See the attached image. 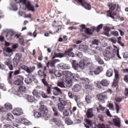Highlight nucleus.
Returning <instances> with one entry per match:
<instances>
[{
    "label": "nucleus",
    "instance_id": "57",
    "mask_svg": "<svg viewBox=\"0 0 128 128\" xmlns=\"http://www.w3.org/2000/svg\"><path fill=\"white\" fill-rule=\"evenodd\" d=\"M70 112V110H65L63 112V116H70V112Z\"/></svg>",
    "mask_w": 128,
    "mask_h": 128
},
{
    "label": "nucleus",
    "instance_id": "49",
    "mask_svg": "<svg viewBox=\"0 0 128 128\" xmlns=\"http://www.w3.org/2000/svg\"><path fill=\"white\" fill-rule=\"evenodd\" d=\"M42 81L45 86H48V81H46V78H42Z\"/></svg>",
    "mask_w": 128,
    "mask_h": 128
},
{
    "label": "nucleus",
    "instance_id": "62",
    "mask_svg": "<svg viewBox=\"0 0 128 128\" xmlns=\"http://www.w3.org/2000/svg\"><path fill=\"white\" fill-rule=\"evenodd\" d=\"M124 94L125 96H126L125 98H126L128 96V88H125L124 91Z\"/></svg>",
    "mask_w": 128,
    "mask_h": 128
},
{
    "label": "nucleus",
    "instance_id": "8",
    "mask_svg": "<svg viewBox=\"0 0 128 128\" xmlns=\"http://www.w3.org/2000/svg\"><path fill=\"white\" fill-rule=\"evenodd\" d=\"M68 104V102L64 100L60 101V103L58 104V110L61 112H62L64 110V106Z\"/></svg>",
    "mask_w": 128,
    "mask_h": 128
},
{
    "label": "nucleus",
    "instance_id": "36",
    "mask_svg": "<svg viewBox=\"0 0 128 128\" xmlns=\"http://www.w3.org/2000/svg\"><path fill=\"white\" fill-rule=\"evenodd\" d=\"M4 108L6 110H10L12 108V105L10 103H6L4 104Z\"/></svg>",
    "mask_w": 128,
    "mask_h": 128
},
{
    "label": "nucleus",
    "instance_id": "25",
    "mask_svg": "<svg viewBox=\"0 0 128 128\" xmlns=\"http://www.w3.org/2000/svg\"><path fill=\"white\" fill-rule=\"evenodd\" d=\"M113 46L114 48V52L116 54L118 58H120V60H122V58L120 56V49L118 48V46H116V45H113Z\"/></svg>",
    "mask_w": 128,
    "mask_h": 128
},
{
    "label": "nucleus",
    "instance_id": "6",
    "mask_svg": "<svg viewBox=\"0 0 128 128\" xmlns=\"http://www.w3.org/2000/svg\"><path fill=\"white\" fill-rule=\"evenodd\" d=\"M80 28H81L80 29V32H84L88 36H92V29L86 28L85 24H82L80 25Z\"/></svg>",
    "mask_w": 128,
    "mask_h": 128
},
{
    "label": "nucleus",
    "instance_id": "9",
    "mask_svg": "<svg viewBox=\"0 0 128 128\" xmlns=\"http://www.w3.org/2000/svg\"><path fill=\"white\" fill-rule=\"evenodd\" d=\"M97 98L100 102H104V100H108V94L106 92H102L97 94Z\"/></svg>",
    "mask_w": 128,
    "mask_h": 128
},
{
    "label": "nucleus",
    "instance_id": "7",
    "mask_svg": "<svg viewBox=\"0 0 128 128\" xmlns=\"http://www.w3.org/2000/svg\"><path fill=\"white\" fill-rule=\"evenodd\" d=\"M20 68L21 70H25V72H26L28 74H32L34 70L36 69V67L34 66H33L32 67H28V66L26 65H22L20 66Z\"/></svg>",
    "mask_w": 128,
    "mask_h": 128
},
{
    "label": "nucleus",
    "instance_id": "24",
    "mask_svg": "<svg viewBox=\"0 0 128 128\" xmlns=\"http://www.w3.org/2000/svg\"><path fill=\"white\" fill-rule=\"evenodd\" d=\"M80 88H82L78 84H76L72 88V90L74 92H78L80 90Z\"/></svg>",
    "mask_w": 128,
    "mask_h": 128
},
{
    "label": "nucleus",
    "instance_id": "61",
    "mask_svg": "<svg viewBox=\"0 0 128 128\" xmlns=\"http://www.w3.org/2000/svg\"><path fill=\"white\" fill-rule=\"evenodd\" d=\"M98 40L94 39L92 41V44H96V46H98Z\"/></svg>",
    "mask_w": 128,
    "mask_h": 128
},
{
    "label": "nucleus",
    "instance_id": "31",
    "mask_svg": "<svg viewBox=\"0 0 128 128\" xmlns=\"http://www.w3.org/2000/svg\"><path fill=\"white\" fill-rule=\"evenodd\" d=\"M26 98L28 102H34L36 100V98L32 95H26Z\"/></svg>",
    "mask_w": 128,
    "mask_h": 128
},
{
    "label": "nucleus",
    "instance_id": "4",
    "mask_svg": "<svg viewBox=\"0 0 128 128\" xmlns=\"http://www.w3.org/2000/svg\"><path fill=\"white\" fill-rule=\"evenodd\" d=\"M95 84L96 87L98 88H102V86H108L110 81L106 80V79H103L100 82L97 81L95 82Z\"/></svg>",
    "mask_w": 128,
    "mask_h": 128
},
{
    "label": "nucleus",
    "instance_id": "3",
    "mask_svg": "<svg viewBox=\"0 0 128 128\" xmlns=\"http://www.w3.org/2000/svg\"><path fill=\"white\" fill-rule=\"evenodd\" d=\"M79 68L81 70H84L86 66H92V62H90V59L88 58H84L83 61H80L79 62Z\"/></svg>",
    "mask_w": 128,
    "mask_h": 128
},
{
    "label": "nucleus",
    "instance_id": "60",
    "mask_svg": "<svg viewBox=\"0 0 128 128\" xmlns=\"http://www.w3.org/2000/svg\"><path fill=\"white\" fill-rule=\"evenodd\" d=\"M110 42H113V44H116V42H118L116 39L114 38H110Z\"/></svg>",
    "mask_w": 128,
    "mask_h": 128
},
{
    "label": "nucleus",
    "instance_id": "2",
    "mask_svg": "<svg viewBox=\"0 0 128 128\" xmlns=\"http://www.w3.org/2000/svg\"><path fill=\"white\" fill-rule=\"evenodd\" d=\"M20 61L18 60H16V59L13 58L12 60V61L8 60L4 62V64L10 70H14V68H17L18 64Z\"/></svg>",
    "mask_w": 128,
    "mask_h": 128
},
{
    "label": "nucleus",
    "instance_id": "1",
    "mask_svg": "<svg viewBox=\"0 0 128 128\" xmlns=\"http://www.w3.org/2000/svg\"><path fill=\"white\" fill-rule=\"evenodd\" d=\"M110 10L107 11V16H110L113 20H114V16H116V12H114V10L116 12H118L120 8V6L118 4L116 5V4L114 3H112L110 5H109Z\"/></svg>",
    "mask_w": 128,
    "mask_h": 128
},
{
    "label": "nucleus",
    "instance_id": "48",
    "mask_svg": "<svg viewBox=\"0 0 128 128\" xmlns=\"http://www.w3.org/2000/svg\"><path fill=\"white\" fill-rule=\"evenodd\" d=\"M64 80L67 84H70V86L72 85V79H70V78H65V79H64Z\"/></svg>",
    "mask_w": 128,
    "mask_h": 128
},
{
    "label": "nucleus",
    "instance_id": "19",
    "mask_svg": "<svg viewBox=\"0 0 128 128\" xmlns=\"http://www.w3.org/2000/svg\"><path fill=\"white\" fill-rule=\"evenodd\" d=\"M13 114L14 116H20V114H22V110L20 108H16L14 110Z\"/></svg>",
    "mask_w": 128,
    "mask_h": 128
},
{
    "label": "nucleus",
    "instance_id": "64",
    "mask_svg": "<svg viewBox=\"0 0 128 128\" xmlns=\"http://www.w3.org/2000/svg\"><path fill=\"white\" fill-rule=\"evenodd\" d=\"M24 38H22V36H21L19 38V42H20L21 44H24Z\"/></svg>",
    "mask_w": 128,
    "mask_h": 128
},
{
    "label": "nucleus",
    "instance_id": "63",
    "mask_svg": "<svg viewBox=\"0 0 128 128\" xmlns=\"http://www.w3.org/2000/svg\"><path fill=\"white\" fill-rule=\"evenodd\" d=\"M58 86L60 88H64V82H58Z\"/></svg>",
    "mask_w": 128,
    "mask_h": 128
},
{
    "label": "nucleus",
    "instance_id": "30",
    "mask_svg": "<svg viewBox=\"0 0 128 128\" xmlns=\"http://www.w3.org/2000/svg\"><path fill=\"white\" fill-rule=\"evenodd\" d=\"M51 122H54L55 124H56L58 126H60L62 125V121L60 120H58L56 118H53L51 119Z\"/></svg>",
    "mask_w": 128,
    "mask_h": 128
},
{
    "label": "nucleus",
    "instance_id": "39",
    "mask_svg": "<svg viewBox=\"0 0 128 128\" xmlns=\"http://www.w3.org/2000/svg\"><path fill=\"white\" fill-rule=\"evenodd\" d=\"M113 74L114 70H112V68H110L106 71V76H108V78H110V76H112Z\"/></svg>",
    "mask_w": 128,
    "mask_h": 128
},
{
    "label": "nucleus",
    "instance_id": "27",
    "mask_svg": "<svg viewBox=\"0 0 128 128\" xmlns=\"http://www.w3.org/2000/svg\"><path fill=\"white\" fill-rule=\"evenodd\" d=\"M12 74H14V72L10 71L8 74L7 80L8 82V83L12 84Z\"/></svg>",
    "mask_w": 128,
    "mask_h": 128
},
{
    "label": "nucleus",
    "instance_id": "33",
    "mask_svg": "<svg viewBox=\"0 0 128 128\" xmlns=\"http://www.w3.org/2000/svg\"><path fill=\"white\" fill-rule=\"evenodd\" d=\"M38 76H39L40 78H46V72H44L40 70L38 71Z\"/></svg>",
    "mask_w": 128,
    "mask_h": 128
},
{
    "label": "nucleus",
    "instance_id": "10",
    "mask_svg": "<svg viewBox=\"0 0 128 128\" xmlns=\"http://www.w3.org/2000/svg\"><path fill=\"white\" fill-rule=\"evenodd\" d=\"M39 110L40 111V112L42 114L44 118H48V109L46 108L44 106L41 104Z\"/></svg>",
    "mask_w": 128,
    "mask_h": 128
},
{
    "label": "nucleus",
    "instance_id": "15",
    "mask_svg": "<svg viewBox=\"0 0 128 128\" xmlns=\"http://www.w3.org/2000/svg\"><path fill=\"white\" fill-rule=\"evenodd\" d=\"M26 90V87L22 85H20L18 88V96H22V92H24Z\"/></svg>",
    "mask_w": 128,
    "mask_h": 128
},
{
    "label": "nucleus",
    "instance_id": "59",
    "mask_svg": "<svg viewBox=\"0 0 128 128\" xmlns=\"http://www.w3.org/2000/svg\"><path fill=\"white\" fill-rule=\"evenodd\" d=\"M112 34L114 36H118V31L114 30L111 32Z\"/></svg>",
    "mask_w": 128,
    "mask_h": 128
},
{
    "label": "nucleus",
    "instance_id": "47",
    "mask_svg": "<svg viewBox=\"0 0 128 128\" xmlns=\"http://www.w3.org/2000/svg\"><path fill=\"white\" fill-rule=\"evenodd\" d=\"M32 82V79L30 77L25 79V82L26 84H31Z\"/></svg>",
    "mask_w": 128,
    "mask_h": 128
},
{
    "label": "nucleus",
    "instance_id": "54",
    "mask_svg": "<svg viewBox=\"0 0 128 128\" xmlns=\"http://www.w3.org/2000/svg\"><path fill=\"white\" fill-rule=\"evenodd\" d=\"M122 98H124L122 97H120V96H117L115 98V100L117 102H120L122 100Z\"/></svg>",
    "mask_w": 128,
    "mask_h": 128
},
{
    "label": "nucleus",
    "instance_id": "12",
    "mask_svg": "<svg viewBox=\"0 0 128 128\" xmlns=\"http://www.w3.org/2000/svg\"><path fill=\"white\" fill-rule=\"evenodd\" d=\"M52 60L51 62H48L46 63V66L47 68H50V66L51 68H55L56 64L60 62V60L58 59H52Z\"/></svg>",
    "mask_w": 128,
    "mask_h": 128
},
{
    "label": "nucleus",
    "instance_id": "23",
    "mask_svg": "<svg viewBox=\"0 0 128 128\" xmlns=\"http://www.w3.org/2000/svg\"><path fill=\"white\" fill-rule=\"evenodd\" d=\"M79 50H81L82 52H86L88 50V45H84L82 44H80L78 47Z\"/></svg>",
    "mask_w": 128,
    "mask_h": 128
},
{
    "label": "nucleus",
    "instance_id": "29",
    "mask_svg": "<svg viewBox=\"0 0 128 128\" xmlns=\"http://www.w3.org/2000/svg\"><path fill=\"white\" fill-rule=\"evenodd\" d=\"M83 0H82V2H80V5L83 6V8H84L86 10H90V5L86 2H82Z\"/></svg>",
    "mask_w": 128,
    "mask_h": 128
},
{
    "label": "nucleus",
    "instance_id": "40",
    "mask_svg": "<svg viewBox=\"0 0 128 128\" xmlns=\"http://www.w3.org/2000/svg\"><path fill=\"white\" fill-rule=\"evenodd\" d=\"M59 66L61 70H68L70 69V66L66 64H59Z\"/></svg>",
    "mask_w": 128,
    "mask_h": 128
},
{
    "label": "nucleus",
    "instance_id": "53",
    "mask_svg": "<svg viewBox=\"0 0 128 128\" xmlns=\"http://www.w3.org/2000/svg\"><path fill=\"white\" fill-rule=\"evenodd\" d=\"M85 100L87 104H90L91 102L90 100H92V97L90 96H86Z\"/></svg>",
    "mask_w": 128,
    "mask_h": 128
},
{
    "label": "nucleus",
    "instance_id": "18",
    "mask_svg": "<svg viewBox=\"0 0 128 128\" xmlns=\"http://www.w3.org/2000/svg\"><path fill=\"white\" fill-rule=\"evenodd\" d=\"M112 122L116 126H117L118 128H120V119L118 117L113 118Z\"/></svg>",
    "mask_w": 128,
    "mask_h": 128
},
{
    "label": "nucleus",
    "instance_id": "20",
    "mask_svg": "<svg viewBox=\"0 0 128 128\" xmlns=\"http://www.w3.org/2000/svg\"><path fill=\"white\" fill-rule=\"evenodd\" d=\"M86 124H87L89 126H91L92 128H96V122H92V121L90 120H86Z\"/></svg>",
    "mask_w": 128,
    "mask_h": 128
},
{
    "label": "nucleus",
    "instance_id": "56",
    "mask_svg": "<svg viewBox=\"0 0 128 128\" xmlns=\"http://www.w3.org/2000/svg\"><path fill=\"white\" fill-rule=\"evenodd\" d=\"M84 88L86 90H92V86L90 84H86Z\"/></svg>",
    "mask_w": 128,
    "mask_h": 128
},
{
    "label": "nucleus",
    "instance_id": "16",
    "mask_svg": "<svg viewBox=\"0 0 128 128\" xmlns=\"http://www.w3.org/2000/svg\"><path fill=\"white\" fill-rule=\"evenodd\" d=\"M53 90H54L53 92V94L54 96H59V94H62V90L58 88V86L54 87Z\"/></svg>",
    "mask_w": 128,
    "mask_h": 128
},
{
    "label": "nucleus",
    "instance_id": "5",
    "mask_svg": "<svg viewBox=\"0 0 128 128\" xmlns=\"http://www.w3.org/2000/svg\"><path fill=\"white\" fill-rule=\"evenodd\" d=\"M24 76H15L13 84L15 86H22L24 84Z\"/></svg>",
    "mask_w": 128,
    "mask_h": 128
},
{
    "label": "nucleus",
    "instance_id": "45",
    "mask_svg": "<svg viewBox=\"0 0 128 128\" xmlns=\"http://www.w3.org/2000/svg\"><path fill=\"white\" fill-rule=\"evenodd\" d=\"M66 124H68V126H70V124H72V121L70 120V118H66L65 120Z\"/></svg>",
    "mask_w": 128,
    "mask_h": 128
},
{
    "label": "nucleus",
    "instance_id": "17",
    "mask_svg": "<svg viewBox=\"0 0 128 128\" xmlns=\"http://www.w3.org/2000/svg\"><path fill=\"white\" fill-rule=\"evenodd\" d=\"M62 76H63V80H64V79L70 78L72 72L68 71H63L62 72Z\"/></svg>",
    "mask_w": 128,
    "mask_h": 128
},
{
    "label": "nucleus",
    "instance_id": "46",
    "mask_svg": "<svg viewBox=\"0 0 128 128\" xmlns=\"http://www.w3.org/2000/svg\"><path fill=\"white\" fill-rule=\"evenodd\" d=\"M102 26H104V24H100L98 25L96 28L95 29L96 32H100V30L102 28Z\"/></svg>",
    "mask_w": 128,
    "mask_h": 128
},
{
    "label": "nucleus",
    "instance_id": "13",
    "mask_svg": "<svg viewBox=\"0 0 128 128\" xmlns=\"http://www.w3.org/2000/svg\"><path fill=\"white\" fill-rule=\"evenodd\" d=\"M100 72H102V68L98 67L94 70V69L90 70L89 72V74H90L91 76L94 74H98Z\"/></svg>",
    "mask_w": 128,
    "mask_h": 128
},
{
    "label": "nucleus",
    "instance_id": "42",
    "mask_svg": "<svg viewBox=\"0 0 128 128\" xmlns=\"http://www.w3.org/2000/svg\"><path fill=\"white\" fill-rule=\"evenodd\" d=\"M6 116V120H10L11 122V120H12L14 118V115H12V114L8 113Z\"/></svg>",
    "mask_w": 128,
    "mask_h": 128
},
{
    "label": "nucleus",
    "instance_id": "55",
    "mask_svg": "<svg viewBox=\"0 0 128 128\" xmlns=\"http://www.w3.org/2000/svg\"><path fill=\"white\" fill-rule=\"evenodd\" d=\"M115 108L116 110V113L118 114V112H120V104L115 103Z\"/></svg>",
    "mask_w": 128,
    "mask_h": 128
},
{
    "label": "nucleus",
    "instance_id": "34",
    "mask_svg": "<svg viewBox=\"0 0 128 128\" xmlns=\"http://www.w3.org/2000/svg\"><path fill=\"white\" fill-rule=\"evenodd\" d=\"M64 54L62 53H56L54 52V56L52 57V60H54L56 58H64Z\"/></svg>",
    "mask_w": 128,
    "mask_h": 128
},
{
    "label": "nucleus",
    "instance_id": "26",
    "mask_svg": "<svg viewBox=\"0 0 128 128\" xmlns=\"http://www.w3.org/2000/svg\"><path fill=\"white\" fill-rule=\"evenodd\" d=\"M32 94L36 98H40L42 96V92L38 91L36 90H32Z\"/></svg>",
    "mask_w": 128,
    "mask_h": 128
},
{
    "label": "nucleus",
    "instance_id": "37",
    "mask_svg": "<svg viewBox=\"0 0 128 128\" xmlns=\"http://www.w3.org/2000/svg\"><path fill=\"white\" fill-rule=\"evenodd\" d=\"M72 66L75 70H78V68H80V65L78 64H76V62L73 61L72 63Z\"/></svg>",
    "mask_w": 128,
    "mask_h": 128
},
{
    "label": "nucleus",
    "instance_id": "51",
    "mask_svg": "<svg viewBox=\"0 0 128 128\" xmlns=\"http://www.w3.org/2000/svg\"><path fill=\"white\" fill-rule=\"evenodd\" d=\"M10 6L13 8V10H15V11L18 10V6H16V4L14 3H12L10 4Z\"/></svg>",
    "mask_w": 128,
    "mask_h": 128
},
{
    "label": "nucleus",
    "instance_id": "58",
    "mask_svg": "<svg viewBox=\"0 0 128 128\" xmlns=\"http://www.w3.org/2000/svg\"><path fill=\"white\" fill-rule=\"evenodd\" d=\"M41 96L43 98H48V96L44 92H41Z\"/></svg>",
    "mask_w": 128,
    "mask_h": 128
},
{
    "label": "nucleus",
    "instance_id": "28",
    "mask_svg": "<svg viewBox=\"0 0 128 128\" xmlns=\"http://www.w3.org/2000/svg\"><path fill=\"white\" fill-rule=\"evenodd\" d=\"M116 56V54H114V52H106V58H114Z\"/></svg>",
    "mask_w": 128,
    "mask_h": 128
},
{
    "label": "nucleus",
    "instance_id": "50",
    "mask_svg": "<svg viewBox=\"0 0 128 128\" xmlns=\"http://www.w3.org/2000/svg\"><path fill=\"white\" fill-rule=\"evenodd\" d=\"M47 88L46 90V92L48 94H52V88L50 86H46Z\"/></svg>",
    "mask_w": 128,
    "mask_h": 128
},
{
    "label": "nucleus",
    "instance_id": "14",
    "mask_svg": "<svg viewBox=\"0 0 128 128\" xmlns=\"http://www.w3.org/2000/svg\"><path fill=\"white\" fill-rule=\"evenodd\" d=\"M14 34H16V33L14 32L12 30H9L7 32L6 36V40H12V38L14 36Z\"/></svg>",
    "mask_w": 128,
    "mask_h": 128
},
{
    "label": "nucleus",
    "instance_id": "22",
    "mask_svg": "<svg viewBox=\"0 0 128 128\" xmlns=\"http://www.w3.org/2000/svg\"><path fill=\"white\" fill-rule=\"evenodd\" d=\"M52 110L54 112V116H62L60 115V114L58 112V108L56 106H52Z\"/></svg>",
    "mask_w": 128,
    "mask_h": 128
},
{
    "label": "nucleus",
    "instance_id": "35",
    "mask_svg": "<svg viewBox=\"0 0 128 128\" xmlns=\"http://www.w3.org/2000/svg\"><path fill=\"white\" fill-rule=\"evenodd\" d=\"M110 28L108 26H106L104 29V34L105 36H110Z\"/></svg>",
    "mask_w": 128,
    "mask_h": 128
},
{
    "label": "nucleus",
    "instance_id": "21",
    "mask_svg": "<svg viewBox=\"0 0 128 128\" xmlns=\"http://www.w3.org/2000/svg\"><path fill=\"white\" fill-rule=\"evenodd\" d=\"M74 48H70L64 52V54H66L68 56H72V58L74 57V54L72 52Z\"/></svg>",
    "mask_w": 128,
    "mask_h": 128
},
{
    "label": "nucleus",
    "instance_id": "11",
    "mask_svg": "<svg viewBox=\"0 0 128 128\" xmlns=\"http://www.w3.org/2000/svg\"><path fill=\"white\" fill-rule=\"evenodd\" d=\"M26 8H23V10H26V8H28V10H30V12H34V6L32 4V2H30V1L28 0L27 4L26 6Z\"/></svg>",
    "mask_w": 128,
    "mask_h": 128
},
{
    "label": "nucleus",
    "instance_id": "32",
    "mask_svg": "<svg viewBox=\"0 0 128 128\" xmlns=\"http://www.w3.org/2000/svg\"><path fill=\"white\" fill-rule=\"evenodd\" d=\"M86 114L88 118H92V116H94V114H92V109H88Z\"/></svg>",
    "mask_w": 128,
    "mask_h": 128
},
{
    "label": "nucleus",
    "instance_id": "38",
    "mask_svg": "<svg viewBox=\"0 0 128 128\" xmlns=\"http://www.w3.org/2000/svg\"><path fill=\"white\" fill-rule=\"evenodd\" d=\"M34 118H39L40 117H44V115H42V113L38 112H34Z\"/></svg>",
    "mask_w": 128,
    "mask_h": 128
},
{
    "label": "nucleus",
    "instance_id": "41",
    "mask_svg": "<svg viewBox=\"0 0 128 128\" xmlns=\"http://www.w3.org/2000/svg\"><path fill=\"white\" fill-rule=\"evenodd\" d=\"M22 56L21 54L18 53L16 54V56L14 58V60H18L20 62V60H22Z\"/></svg>",
    "mask_w": 128,
    "mask_h": 128
},
{
    "label": "nucleus",
    "instance_id": "44",
    "mask_svg": "<svg viewBox=\"0 0 128 128\" xmlns=\"http://www.w3.org/2000/svg\"><path fill=\"white\" fill-rule=\"evenodd\" d=\"M114 73H115V76L114 78H116V80H120V74H118V71L114 70Z\"/></svg>",
    "mask_w": 128,
    "mask_h": 128
},
{
    "label": "nucleus",
    "instance_id": "52",
    "mask_svg": "<svg viewBox=\"0 0 128 128\" xmlns=\"http://www.w3.org/2000/svg\"><path fill=\"white\" fill-rule=\"evenodd\" d=\"M54 75L56 76L57 78H60V76H62V73H60V70H56L55 72V74Z\"/></svg>",
    "mask_w": 128,
    "mask_h": 128
},
{
    "label": "nucleus",
    "instance_id": "43",
    "mask_svg": "<svg viewBox=\"0 0 128 128\" xmlns=\"http://www.w3.org/2000/svg\"><path fill=\"white\" fill-rule=\"evenodd\" d=\"M96 62H98L99 64H104V60L100 58V56H96Z\"/></svg>",
    "mask_w": 128,
    "mask_h": 128
}]
</instances>
